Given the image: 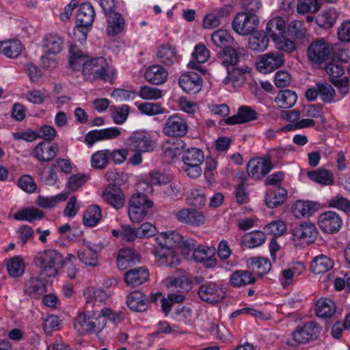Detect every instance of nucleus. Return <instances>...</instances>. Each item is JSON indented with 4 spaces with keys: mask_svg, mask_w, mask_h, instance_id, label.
<instances>
[{
    "mask_svg": "<svg viewBox=\"0 0 350 350\" xmlns=\"http://www.w3.org/2000/svg\"><path fill=\"white\" fill-rule=\"evenodd\" d=\"M111 96L117 102H126L135 99L137 93L135 90L131 88H116L113 90Z\"/></svg>",
    "mask_w": 350,
    "mask_h": 350,
    "instance_id": "obj_54",
    "label": "nucleus"
},
{
    "mask_svg": "<svg viewBox=\"0 0 350 350\" xmlns=\"http://www.w3.org/2000/svg\"><path fill=\"white\" fill-rule=\"evenodd\" d=\"M154 254L160 265L175 267L180 263L178 256L174 249L156 247L154 250Z\"/></svg>",
    "mask_w": 350,
    "mask_h": 350,
    "instance_id": "obj_22",
    "label": "nucleus"
},
{
    "mask_svg": "<svg viewBox=\"0 0 350 350\" xmlns=\"http://www.w3.org/2000/svg\"><path fill=\"white\" fill-rule=\"evenodd\" d=\"M287 190L282 187L269 190L265 197L266 206L275 208L283 204L287 199Z\"/></svg>",
    "mask_w": 350,
    "mask_h": 350,
    "instance_id": "obj_27",
    "label": "nucleus"
},
{
    "mask_svg": "<svg viewBox=\"0 0 350 350\" xmlns=\"http://www.w3.org/2000/svg\"><path fill=\"white\" fill-rule=\"evenodd\" d=\"M258 16L250 12L237 13L232 21L233 30L239 35L245 36L252 33L258 25Z\"/></svg>",
    "mask_w": 350,
    "mask_h": 350,
    "instance_id": "obj_8",
    "label": "nucleus"
},
{
    "mask_svg": "<svg viewBox=\"0 0 350 350\" xmlns=\"http://www.w3.org/2000/svg\"><path fill=\"white\" fill-rule=\"evenodd\" d=\"M157 57L161 63L167 66L172 65L179 59L176 46L169 43H164L158 47Z\"/></svg>",
    "mask_w": 350,
    "mask_h": 350,
    "instance_id": "obj_23",
    "label": "nucleus"
},
{
    "mask_svg": "<svg viewBox=\"0 0 350 350\" xmlns=\"http://www.w3.org/2000/svg\"><path fill=\"white\" fill-rule=\"evenodd\" d=\"M46 292V281L38 277H31L25 283L24 293L37 297Z\"/></svg>",
    "mask_w": 350,
    "mask_h": 350,
    "instance_id": "obj_32",
    "label": "nucleus"
},
{
    "mask_svg": "<svg viewBox=\"0 0 350 350\" xmlns=\"http://www.w3.org/2000/svg\"><path fill=\"white\" fill-rule=\"evenodd\" d=\"M154 202L144 193L133 194L129 202V216L131 221L141 222L153 207Z\"/></svg>",
    "mask_w": 350,
    "mask_h": 350,
    "instance_id": "obj_3",
    "label": "nucleus"
},
{
    "mask_svg": "<svg viewBox=\"0 0 350 350\" xmlns=\"http://www.w3.org/2000/svg\"><path fill=\"white\" fill-rule=\"evenodd\" d=\"M44 217V213L43 211L35 207L23 208L14 215V218L16 220L27 221L29 222L40 219Z\"/></svg>",
    "mask_w": 350,
    "mask_h": 350,
    "instance_id": "obj_42",
    "label": "nucleus"
},
{
    "mask_svg": "<svg viewBox=\"0 0 350 350\" xmlns=\"http://www.w3.org/2000/svg\"><path fill=\"white\" fill-rule=\"evenodd\" d=\"M126 304L131 310L138 312H145L148 308L146 296L139 291L130 293L127 296Z\"/></svg>",
    "mask_w": 350,
    "mask_h": 350,
    "instance_id": "obj_30",
    "label": "nucleus"
},
{
    "mask_svg": "<svg viewBox=\"0 0 350 350\" xmlns=\"http://www.w3.org/2000/svg\"><path fill=\"white\" fill-rule=\"evenodd\" d=\"M125 27V21L123 16L118 13L113 12L107 15V33L109 36H116L123 31Z\"/></svg>",
    "mask_w": 350,
    "mask_h": 350,
    "instance_id": "obj_33",
    "label": "nucleus"
},
{
    "mask_svg": "<svg viewBox=\"0 0 350 350\" xmlns=\"http://www.w3.org/2000/svg\"><path fill=\"white\" fill-rule=\"evenodd\" d=\"M272 41L275 47L280 51L291 53L295 50L294 42L286 36V33L278 36Z\"/></svg>",
    "mask_w": 350,
    "mask_h": 350,
    "instance_id": "obj_51",
    "label": "nucleus"
},
{
    "mask_svg": "<svg viewBox=\"0 0 350 350\" xmlns=\"http://www.w3.org/2000/svg\"><path fill=\"white\" fill-rule=\"evenodd\" d=\"M248 44L252 51L262 52L268 48L269 39L264 33L256 32L250 36Z\"/></svg>",
    "mask_w": 350,
    "mask_h": 350,
    "instance_id": "obj_44",
    "label": "nucleus"
},
{
    "mask_svg": "<svg viewBox=\"0 0 350 350\" xmlns=\"http://www.w3.org/2000/svg\"><path fill=\"white\" fill-rule=\"evenodd\" d=\"M122 133V129L112 126L103 129L90 131L85 137V142L88 146L100 141L117 139Z\"/></svg>",
    "mask_w": 350,
    "mask_h": 350,
    "instance_id": "obj_13",
    "label": "nucleus"
},
{
    "mask_svg": "<svg viewBox=\"0 0 350 350\" xmlns=\"http://www.w3.org/2000/svg\"><path fill=\"white\" fill-rule=\"evenodd\" d=\"M184 142L181 139L167 140L162 145V152L167 161H173L183 152Z\"/></svg>",
    "mask_w": 350,
    "mask_h": 350,
    "instance_id": "obj_29",
    "label": "nucleus"
},
{
    "mask_svg": "<svg viewBox=\"0 0 350 350\" xmlns=\"http://www.w3.org/2000/svg\"><path fill=\"white\" fill-rule=\"evenodd\" d=\"M68 198L66 193H60L52 197H38L37 204L44 208H50L56 206L59 202L65 201Z\"/></svg>",
    "mask_w": 350,
    "mask_h": 350,
    "instance_id": "obj_56",
    "label": "nucleus"
},
{
    "mask_svg": "<svg viewBox=\"0 0 350 350\" xmlns=\"http://www.w3.org/2000/svg\"><path fill=\"white\" fill-rule=\"evenodd\" d=\"M285 62L284 55L277 51H270L257 57L255 66L260 73L267 75L282 67Z\"/></svg>",
    "mask_w": 350,
    "mask_h": 350,
    "instance_id": "obj_6",
    "label": "nucleus"
},
{
    "mask_svg": "<svg viewBox=\"0 0 350 350\" xmlns=\"http://www.w3.org/2000/svg\"><path fill=\"white\" fill-rule=\"evenodd\" d=\"M286 21L280 16L272 18L267 24L266 32L272 40L286 33Z\"/></svg>",
    "mask_w": 350,
    "mask_h": 350,
    "instance_id": "obj_36",
    "label": "nucleus"
},
{
    "mask_svg": "<svg viewBox=\"0 0 350 350\" xmlns=\"http://www.w3.org/2000/svg\"><path fill=\"white\" fill-rule=\"evenodd\" d=\"M110 159L109 150H100L91 157V165L94 168L103 169L107 165Z\"/></svg>",
    "mask_w": 350,
    "mask_h": 350,
    "instance_id": "obj_50",
    "label": "nucleus"
},
{
    "mask_svg": "<svg viewBox=\"0 0 350 350\" xmlns=\"http://www.w3.org/2000/svg\"><path fill=\"white\" fill-rule=\"evenodd\" d=\"M198 294L201 300L211 304L221 301L226 295V291L220 284L210 282L202 284Z\"/></svg>",
    "mask_w": 350,
    "mask_h": 350,
    "instance_id": "obj_10",
    "label": "nucleus"
},
{
    "mask_svg": "<svg viewBox=\"0 0 350 350\" xmlns=\"http://www.w3.org/2000/svg\"><path fill=\"white\" fill-rule=\"evenodd\" d=\"M23 50L22 42L18 39L0 41V54L10 59L18 57Z\"/></svg>",
    "mask_w": 350,
    "mask_h": 350,
    "instance_id": "obj_26",
    "label": "nucleus"
},
{
    "mask_svg": "<svg viewBox=\"0 0 350 350\" xmlns=\"http://www.w3.org/2000/svg\"><path fill=\"white\" fill-rule=\"evenodd\" d=\"M156 241L159 245V247L172 249L180 247L187 250L194 248V241L193 239H185L177 231L163 232L157 237Z\"/></svg>",
    "mask_w": 350,
    "mask_h": 350,
    "instance_id": "obj_7",
    "label": "nucleus"
},
{
    "mask_svg": "<svg viewBox=\"0 0 350 350\" xmlns=\"http://www.w3.org/2000/svg\"><path fill=\"white\" fill-rule=\"evenodd\" d=\"M319 226L326 233L333 234L337 232L341 228L342 221L335 212L327 211L322 213L319 217Z\"/></svg>",
    "mask_w": 350,
    "mask_h": 350,
    "instance_id": "obj_14",
    "label": "nucleus"
},
{
    "mask_svg": "<svg viewBox=\"0 0 350 350\" xmlns=\"http://www.w3.org/2000/svg\"><path fill=\"white\" fill-rule=\"evenodd\" d=\"M317 204L311 201L297 200L293 206V213L297 217L311 215L316 211Z\"/></svg>",
    "mask_w": 350,
    "mask_h": 350,
    "instance_id": "obj_46",
    "label": "nucleus"
},
{
    "mask_svg": "<svg viewBox=\"0 0 350 350\" xmlns=\"http://www.w3.org/2000/svg\"><path fill=\"white\" fill-rule=\"evenodd\" d=\"M74 327L80 334L92 333V319L83 313H79L74 320Z\"/></svg>",
    "mask_w": 350,
    "mask_h": 350,
    "instance_id": "obj_49",
    "label": "nucleus"
},
{
    "mask_svg": "<svg viewBox=\"0 0 350 350\" xmlns=\"http://www.w3.org/2000/svg\"><path fill=\"white\" fill-rule=\"evenodd\" d=\"M265 232L273 235V237L282 236L286 230V224L280 220L273 221L267 224L265 228Z\"/></svg>",
    "mask_w": 350,
    "mask_h": 350,
    "instance_id": "obj_60",
    "label": "nucleus"
},
{
    "mask_svg": "<svg viewBox=\"0 0 350 350\" xmlns=\"http://www.w3.org/2000/svg\"><path fill=\"white\" fill-rule=\"evenodd\" d=\"M58 152L57 144L49 142L38 143L33 149V154L40 161L48 162L55 157Z\"/></svg>",
    "mask_w": 350,
    "mask_h": 350,
    "instance_id": "obj_20",
    "label": "nucleus"
},
{
    "mask_svg": "<svg viewBox=\"0 0 350 350\" xmlns=\"http://www.w3.org/2000/svg\"><path fill=\"white\" fill-rule=\"evenodd\" d=\"M210 57V51L207 47L202 44H198L195 46L191 53V58L187 66L189 68L199 70L203 75L206 70L202 66V64L206 62Z\"/></svg>",
    "mask_w": 350,
    "mask_h": 350,
    "instance_id": "obj_16",
    "label": "nucleus"
},
{
    "mask_svg": "<svg viewBox=\"0 0 350 350\" xmlns=\"http://www.w3.org/2000/svg\"><path fill=\"white\" fill-rule=\"evenodd\" d=\"M204 160V155L201 150L194 148L188 149L183 157L184 169L187 175L198 172Z\"/></svg>",
    "mask_w": 350,
    "mask_h": 350,
    "instance_id": "obj_15",
    "label": "nucleus"
},
{
    "mask_svg": "<svg viewBox=\"0 0 350 350\" xmlns=\"http://www.w3.org/2000/svg\"><path fill=\"white\" fill-rule=\"evenodd\" d=\"M130 111V107L127 105H122L118 107H114L111 118L116 124H122L126 120Z\"/></svg>",
    "mask_w": 350,
    "mask_h": 350,
    "instance_id": "obj_59",
    "label": "nucleus"
},
{
    "mask_svg": "<svg viewBox=\"0 0 350 350\" xmlns=\"http://www.w3.org/2000/svg\"><path fill=\"white\" fill-rule=\"evenodd\" d=\"M256 279L249 271L237 270L230 275L229 282L234 287L254 284Z\"/></svg>",
    "mask_w": 350,
    "mask_h": 350,
    "instance_id": "obj_35",
    "label": "nucleus"
},
{
    "mask_svg": "<svg viewBox=\"0 0 350 350\" xmlns=\"http://www.w3.org/2000/svg\"><path fill=\"white\" fill-rule=\"evenodd\" d=\"M248 262L258 271V274L261 277L267 273L271 267L270 261L267 258L262 257L250 258Z\"/></svg>",
    "mask_w": 350,
    "mask_h": 350,
    "instance_id": "obj_55",
    "label": "nucleus"
},
{
    "mask_svg": "<svg viewBox=\"0 0 350 350\" xmlns=\"http://www.w3.org/2000/svg\"><path fill=\"white\" fill-rule=\"evenodd\" d=\"M211 40L215 46L225 49L232 43L233 38L228 30L219 29L212 33Z\"/></svg>",
    "mask_w": 350,
    "mask_h": 350,
    "instance_id": "obj_45",
    "label": "nucleus"
},
{
    "mask_svg": "<svg viewBox=\"0 0 350 350\" xmlns=\"http://www.w3.org/2000/svg\"><path fill=\"white\" fill-rule=\"evenodd\" d=\"M85 248L79 250L77 256L79 260L86 266H98V254L94 248L88 243L83 241Z\"/></svg>",
    "mask_w": 350,
    "mask_h": 350,
    "instance_id": "obj_39",
    "label": "nucleus"
},
{
    "mask_svg": "<svg viewBox=\"0 0 350 350\" xmlns=\"http://www.w3.org/2000/svg\"><path fill=\"white\" fill-rule=\"evenodd\" d=\"M135 105L142 113L148 116L161 114L165 111L160 104L155 103H135Z\"/></svg>",
    "mask_w": 350,
    "mask_h": 350,
    "instance_id": "obj_53",
    "label": "nucleus"
},
{
    "mask_svg": "<svg viewBox=\"0 0 350 350\" xmlns=\"http://www.w3.org/2000/svg\"><path fill=\"white\" fill-rule=\"evenodd\" d=\"M291 232L296 247L313 243L317 235L315 226L310 222L292 224Z\"/></svg>",
    "mask_w": 350,
    "mask_h": 350,
    "instance_id": "obj_5",
    "label": "nucleus"
},
{
    "mask_svg": "<svg viewBox=\"0 0 350 350\" xmlns=\"http://www.w3.org/2000/svg\"><path fill=\"white\" fill-rule=\"evenodd\" d=\"M315 306L317 316L323 319L329 318L336 312L334 302L328 298L319 299Z\"/></svg>",
    "mask_w": 350,
    "mask_h": 350,
    "instance_id": "obj_38",
    "label": "nucleus"
},
{
    "mask_svg": "<svg viewBox=\"0 0 350 350\" xmlns=\"http://www.w3.org/2000/svg\"><path fill=\"white\" fill-rule=\"evenodd\" d=\"M102 218L101 208L97 204H92L88 207L83 217V224L86 226H95Z\"/></svg>",
    "mask_w": 350,
    "mask_h": 350,
    "instance_id": "obj_41",
    "label": "nucleus"
},
{
    "mask_svg": "<svg viewBox=\"0 0 350 350\" xmlns=\"http://www.w3.org/2000/svg\"><path fill=\"white\" fill-rule=\"evenodd\" d=\"M64 260L63 254L55 249L40 251L33 258L35 265L40 270V275L45 278L55 277L63 267Z\"/></svg>",
    "mask_w": 350,
    "mask_h": 350,
    "instance_id": "obj_2",
    "label": "nucleus"
},
{
    "mask_svg": "<svg viewBox=\"0 0 350 350\" xmlns=\"http://www.w3.org/2000/svg\"><path fill=\"white\" fill-rule=\"evenodd\" d=\"M128 146L133 152H150L156 148V142L146 131H137L128 139Z\"/></svg>",
    "mask_w": 350,
    "mask_h": 350,
    "instance_id": "obj_9",
    "label": "nucleus"
},
{
    "mask_svg": "<svg viewBox=\"0 0 350 350\" xmlns=\"http://www.w3.org/2000/svg\"><path fill=\"white\" fill-rule=\"evenodd\" d=\"M334 266L333 261L325 255H319L315 257L310 266L311 271L315 274L327 272Z\"/></svg>",
    "mask_w": 350,
    "mask_h": 350,
    "instance_id": "obj_43",
    "label": "nucleus"
},
{
    "mask_svg": "<svg viewBox=\"0 0 350 350\" xmlns=\"http://www.w3.org/2000/svg\"><path fill=\"white\" fill-rule=\"evenodd\" d=\"M41 46L44 53L57 55L64 48V40L58 34L49 33L43 37Z\"/></svg>",
    "mask_w": 350,
    "mask_h": 350,
    "instance_id": "obj_21",
    "label": "nucleus"
},
{
    "mask_svg": "<svg viewBox=\"0 0 350 350\" xmlns=\"http://www.w3.org/2000/svg\"><path fill=\"white\" fill-rule=\"evenodd\" d=\"M338 16L339 14L336 10L329 8L322 12V13L317 16V22L321 27L329 28L335 23Z\"/></svg>",
    "mask_w": 350,
    "mask_h": 350,
    "instance_id": "obj_47",
    "label": "nucleus"
},
{
    "mask_svg": "<svg viewBox=\"0 0 350 350\" xmlns=\"http://www.w3.org/2000/svg\"><path fill=\"white\" fill-rule=\"evenodd\" d=\"M101 197L105 202L116 209H120L124 205V195L121 189H114L112 186H107L103 190Z\"/></svg>",
    "mask_w": 350,
    "mask_h": 350,
    "instance_id": "obj_24",
    "label": "nucleus"
},
{
    "mask_svg": "<svg viewBox=\"0 0 350 350\" xmlns=\"http://www.w3.org/2000/svg\"><path fill=\"white\" fill-rule=\"evenodd\" d=\"M319 94L321 99L327 103L336 100V92L332 86L328 83H318Z\"/></svg>",
    "mask_w": 350,
    "mask_h": 350,
    "instance_id": "obj_57",
    "label": "nucleus"
},
{
    "mask_svg": "<svg viewBox=\"0 0 350 350\" xmlns=\"http://www.w3.org/2000/svg\"><path fill=\"white\" fill-rule=\"evenodd\" d=\"M69 64L74 70L81 68L82 75L86 81L102 79L112 82L117 76L116 71L109 65L105 58H90L75 45L70 46L69 49Z\"/></svg>",
    "mask_w": 350,
    "mask_h": 350,
    "instance_id": "obj_1",
    "label": "nucleus"
},
{
    "mask_svg": "<svg viewBox=\"0 0 350 350\" xmlns=\"http://www.w3.org/2000/svg\"><path fill=\"white\" fill-rule=\"evenodd\" d=\"M256 119V112L247 106L241 107L237 115L230 117L226 120L228 124H235L248 122Z\"/></svg>",
    "mask_w": 350,
    "mask_h": 350,
    "instance_id": "obj_34",
    "label": "nucleus"
},
{
    "mask_svg": "<svg viewBox=\"0 0 350 350\" xmlns=\"http://www.w3.org/2000/svg\"><path fill=\"white\" fill-rule=\"evenodd\" d=\"M144 77L152 84L161 85L167 81L168 72L163 66L155 64L146 68Z\"/></svg>",
    "mask_w": 350,
    "mask_h": 350,
    "instance_id": "obj_25",
    "label": "nucleus"
},
{
    "mask_svg": "<svg viewBox=\"0 0 350 350\" xmlns=\"http://www.w3.org/2000/svg\"><path fill=\"white\" fill-rule=\"evenodd\" d=\"M250 68L245 66H231L227 68V76L223 81L225 88L230 92H234L241 88L247 77L250 76Z\"/></svg>",
    "mask_w": 350,
    "mask_h": 350,
    "instance_id": "obj_4",
    "label": "nucleus"
},
{
    "mask_svg": "<svg viewBox=\"0 0 350 350\" xmlns=\"http://www.w3.org/2000/svg\"><path fill=\"white\" fill-rule=\"evenodd\" d=\"M221 59L224 65L234 66L239 60V56L237 52L233 48L228 46L224 49Z\"/></svg>",
    "mask_w": 350,
    "mask_h": 350,
    "instance_id": "obj_64",
    "label": "nucleus"
},
{
    "mask_svg": "<svg viewBox=\"0 0 350 350\" xmlns=\"http://www.w3.org/2000/svg\"><path fill=\"white\" fill-rule=\"evenodd\" d=\"M188 131V125L185 119L178 114L170 116L163 126V133L170 137H183Z\"/></svg>",
    "mask_w": 350,
    "mask_h": 350,
    "instance_id": "obj_11",
    "label": "nucleus"
},
{
    "mask_svg": "<svg viewBox=\"0 0 350 350\" xmlns=\"http://www.w3.org/2000/svg\"><path fill=\"white\" fill-rule=\"evenodd\" d=\"M187 204L193 208H201L205 204L206 197L201 190L192 191L187 198Z\"/></svg>",
    "mask_w": 350,
    "mask_h": 350,
    "instance_id": "obj_62",
    "label": "nucleus"
},
{
    "mask_svg": "<svg viewBox=\"0 0 350 350\" xmlns=\"http://www.w3.org/2000/svg\"><path fill=\"white\" fill-rule=\"evenodd\" d=\"M95 17V11L92 5L89 2H85L79 6L76 24L86 27H92Z\"/></svg>",
    "mask_w": 350,
    "mask_h": 350,
    "instance_id": "obj_31",
    "label": "nucleus"
},
{
    "mask_svg": "<svg viewBox=\"0 0 350 350\" xmlns=\"http://www.w3.org/2000/svg\"><path fill=\"white\" fill-rule=\"evenodd\" d=\"M189 251H193V258L198 262H203L208 257L211 256L215 253V249L213 247H205L198 246L196 247V243L194 242V248L191 249Z\"/></svg>",
    "mask_w": 350,
    "mask_h": 350,
    "instance_id": "obj_61",
    "label": "nucleus"
},
{
    "mask_svg": "<svg viewBox=\"0 0 350 350\" xmlns=\"http://www.w3.org/2000/svg\"><path fill=\"white\" fill-rule=\"evenodd\" d=\"M328 205L329 207L336 208L345 213L350 212V201L339 195L329 200Z\"/></svg>",
    "mask_w": 350,
    "mask_h": 350,
    "instance_id": "obj_63",
    "label": "nucleus"
},
{
    "mask_svg": "<svg viewBox=\"0 0 350 350\" xmlns=\"http://www.w3.org/2000/svg\"><path fill=\"white\" fill-rule=\"evenodd\" d=\"M176 217L179 221L194 226H201L205 222L204 214L193 207L178 211L176 213Z\"/></svg>",
    "mask_w": 350,
    "mask_h": 350,
    "instance_id": "obj_19",
    "label": "nucleus"
},
{
    "mask_svg": "<svg viewBox=\"0 0 350 350\" xmlns=\"http://www.w3.org/2000/svg\"><path fill=\"white\" fill-rule=\"evenodd\" d=\"M7 270L10 276L16 278L22 275L25 271V264L21 256H15L8 260Z\"/></svg>",
    "mask_w": 350,
    "mask_h": 350,
    "instance_id": "obj_48",
    "label": "nucleus"
},
{
    "mask_svg": "<svg viewBox=\"0 0 350 350\" xmlns=\"http://www.w3.org/2000/svg\"><path fill=\"white\" fill-rule=\"evenodd\" d=\"M332 49L323 39L312 42L308 48V57L314 64H321L330 55Z\"/></svg>",
    "mask_w": 350,
    "mask_h": 350,
    "instance_id": "obj_12",
    "label": "nucleus"
},
{
    "mask_svg": "<svg viewBox=\"0 0 350 350\" xmlns=\"http://www.w3.org/2000/svg\"><path fill=\"white\" fill-rule=\"evenodd\" d=\"M178 83L184 92L190 94L199 92L202 87V79L193 72L183 74L179 78Z\"/></svg>",
    "mask_w": 350,
    "mask_h": 350,
    "instance_id": "obj_17",
    "label": "nucleus"
},
{
    "mask_svg": "<svg viewBox=\"0 0 350 350\" xmlns=\"http://www.w3.org/2000/svg\"><path fill=\"white\" fill-rule=\"evenodd\" d=\"M149 278V271L144 267L131 269L124 275V280L128 286H138L144 283Z\"/></svg>",
    "mask_w": 350,
    "mask_h": 350,
    "instance_id": "obj_28",
    "label": "nucleus"
},
{
    "mask_svg": "<svg viewBox=\"0 0 350 350\" xmlns=\"http://www.w3.org/2000/svg\"><path fill=\"white\" fill-rule=\"evenodd\" d=\"M266 240L265 232L254 231L247 233L241 237V243L248 248L261 245Z\"/></svg>",
    "mask_w": 350,
    "mask_h": 350,
    "instance_id": "obj_40",
    "label": "nucleus"
},
{
    "mask_svg": "<svg viewBox=\"0 0 350 350\" xmlns=\"http://www.w3.org/2000/svg\"><path fill=\"white\" fill-rule=\"evenodd\" d=\"M297 100V96L295 92L285 90L278 92L274 102L278 108L288 109L295 105Z\"/></svg>",
    "mask_w": 350,
    "mask_h": 350,
    "instance_id": "obj_37",
    "label": "nucleus"
},
{
    "mask_svg": "<svg viewBox=\"0 0 350 350\" xmlns=\"http://www.w3.org/2000/svg\"><path fill=\"white\" fill-rule=\"evenodd\" d=\"M318 0H298L297 11L299 14H306L308 12H317L320 8Z\"/></svg>",
    "mask_w": 350,
    "mask_h": 350,
    "instance_id": "obj_58",
    "label": "nucleus"
},
{
    "mask_svg": "<svg viewBox=\"0 0 350 350\" xmlns=\"http://www.w3.org/2000/svg\"><path fill=\"white\" fill-rule=\"evenodd\" d=\"M273 168L269 156L252 159L247 163L248 175H267Z\"/></svg>",
    "mask_w": 350,
    "mask_h": 350,
    "instance_id": "obj_18",
    "label": "nucleus"
},
{
    "mask_svg": "<svg viewBox=\"0 0 350 350\" xmlns=\"http://www.w3.org/2000/svg\"><path fill=\"white\" fill-rule=\"evenodd\" d=\"M139 96L146 100H157L163 96V91L157 88L148 85L142 86L139 89Z\"/></svg>",
    "mask_w": 350,
    "mask_h": 350,
    "instance_id": "obj_52",
    "label": "nucleus"
}]
</instances>
